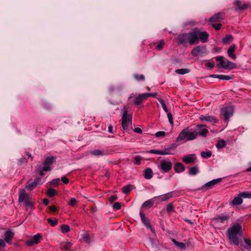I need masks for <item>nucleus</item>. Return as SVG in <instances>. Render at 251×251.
Instances as JSON below:
<instances>
[{"label":"nucleus","instance_id":"obj_39","mask_svg":"<svg viewBox=\"0 0 251 251\" xmlns=\"http://www.w3.org/2000/svg\"><path fill=\"white\" fill-rule=\"evenodd\" d=\"M226 145V142L224 140H221L218 141L217 144L216 145V147L217 149H222L225 147Z\"/></svg>","mask_w":251,"mask_h":251},{"label":"nucleus","instance_id":"obj_23","mask_svg":"<svg viewBox=\"0 0 251 251\" xmlns=\"http://www.w3.org/2000/svg\"><path fill=\"white\" fill-rule=\"evenodd\" d=\"M145 100L143 94H139L134 100L133 103L135 105H140Z\"/></svg>","mask_w":251,"mask_h":251},{"label":"nucleus","instance_id":"obj_44","mask_svg":"<svg viewBox=\"0 0 251 251\" xmlns=\"http://www.w3.org/2000/svg\"><path fill=\"white\" fill-rule=\"evenodd\" d=\"M131 187L132 186L131 185H127L124 186L122 189L123 192L126 194H128L131 191Z\"/></svg>","mask_w":251,"mask_h":251},{"label":"nucleus","instance_id":"obj_43","mask_svg":"<svg viewBox=\"0 0 251 251\" xmlns=\"http://www.w3.org/2000/svg\"><path fill=\"white\" fill-rule=\"evenodd\" d=\"M232 36L231 35L228 34L223 39V42L226 44L232 41Z\"/></svg>","mask_w":251,"mask_h":251},{"label":"nucleus","instance_id":"obj_30","mask_svg":"<svg viewBox=\"0 0 251 251\" xmlns=\"http://www.w3.org/2000/svg\"><path fill=\"white\" fill-rule=\"evenodd\" d=\"M244 241L245 245H242L243 248L248 251H251V240L249 238H244Z\"/></svg>","mask_w":251,"mask_h":251},{"label":"nucleus","instance_id":"obj_33","mask_svg":"<svg viewBox=\"0 0 251 251\" xmlns=\"http://www.w3.org/2000/svg\"><path fill=\"white\" fill-rule=\"evenodd\" d=\"M82 239L84 242L90 244L91 242V238L89 234L87 233L82 235Z\"/></svg>","mask_w":251,"mask_h":251},{"label":"nucleus","instance_id":"obj_60","mask_svg":"<svg viewBox=\"0 0 251 251\" xmlns=\"http://www.w3.org/2000/svg\"><path fill=\"white\" fill-rule=\"evenodd\" d=\"M167 211L168 212H170L173 211L174 209V205L172 203H170L167 205L166 207Z\"/></svg>","mask_w":251,"mask_h":251},{"label":"nucleus","instance_id":"obj_1","mask_svg":"<svg viewBox=\"0 0 251 251\" xmlns=\"http://www.w3.org/2000/svg\"><path fill=\"white\" fill-rule=\"evenodd\" d=\"M243 231L242 226L237 222L233 223L226 231V236L231 244L239 245V239L242 236Z\"/></svg>","mask_w":251,"mask_h":251},{"label":"nucleus","instance_id":"obj_8","mask_svg":"<svg viewBox=\"0 0 251 251\" xmlns=\"http://www.w3.org/2000/svg\"><path fill=\"white\" fill-rule=\"evenodd\" d=\"M230 216L228 213H224L220 215H218L213 218V221L218 224L227 223Z\"/></svg>","mask_w":251,"mask_h":251},{"label":"nucleus","instance_id":"obj_50","mask_svg":"<svg viewBox=\"0 0 251 251\" xmlns=\"http://www.w3.org/2000/svg\"><path fill=\"white\" fill-rule=\"evenodd\" d=\"M212 186H213L211 181H209V182L204 184L201 187V189L204 190V189L206 188V190H207V189H209L212 188Z\"/></svg>","mask_w":251,"mask_h":251},{"label":"nucleus","instance_id":"obj_38","mask_svg":"<svg viewBox=\"0 0 251 251\" xmlns=\"http://www.w3.org/2000/svg\"><path fill=\"white\" fill-rule=\"evenodd\" d=\"M201 155L204 158H208L211 156L212 152L210 151H202L201 152Z\"/></svg>","mask_w":251,"mask_h":251},{"label":"nucleus","instance_id":"obj_24","mask_svg":"<svg viewBox=\"0 0 251 251\" xmlns=\"http://www.w3.org/2000/svg\"><path fill=\"white\" fill-rule=\"evenodd\" d=\"M174 169L176 173H181L185 170V167L181 163L176 162L175 164Z\"/></svg>","mask_w":251,"mask_h":251},{"label":"nucleus","instance_id":"obj_6","mask_svg":"<svg viewBox=\"0 0 251 251\" xmlns=\"http://www.w3.org/2000/svg\"><path fill=\"white\" fill-rule=\"evenodd\" d=\"M158 168L162 173H168L172 168V163L170 161L162 160L160 161L159 165L158 166Z\"/></svg>","mask_w":251,"mask_h":251},{"label":"nucleus","instance_id":"obj_14","mask_svg":"<svg viewBox=\"0 0 251 251\" xmlns=\"http://www.w3.org/2000/svg\"><path fill=\"white\" fill-rule=\"evenodd\" d=\"M54 158L52 156L47 157L43 163L44 167L43 170L45 171H50L51 170L50 166L53 163Z\"/></svg>","mask_w":251,"mask_h":251},{"label":"nucleus","instance_id":"obj_4","mask_svg":"<svg viewBox=\"0 0 251 251\" xmlns=\"http://www.w3.org/2000/svg\"><path fill=\"white\" fill-rule=\"evenodd\" d=\"M196 36L193 34V31L187 33H183L179 35L177 37V42L180 45H185L189 43L190 45L195 44L194 40Z\"/></svg>","mask_w":251,"mask_h":251},{"label":"nucleus","instance_id":"obj_15","mask_svg":"<svg viewBox=\"0 0 251 251\" xmlns=\"http://www.w3.org/2000/svg\"><path fill=\"white\" fill-rule=\"evenodd\" d=\"M42 178H37L35 180H34L33 182L28 184L26 185L25 186V188L28 189L30 190H32L33 189L36 188L37 185L42 184Z\"/></svg>","mask_w":251,"mask_h":251},{"label":"nucleus","instance_id":"obj_59","mask_svg":"<svg viewBox=\"0 0 251 251\" xmlns=\"http://www.w3.org/2000/svg\"><path fill=\"white\" fill-rule=\"evenodd\" d=\"M221 181H222V178H218L214 179L211 180V182L213 186H214V185L221 182Z\"/></svg>","mask_w":251,"mask_h":251},{"label":"nucleus","instance_id":"obj_53","mask_svg":"<svg viewBox=\"0 0 251 251\" xmlns=\"http://www.w3.org/2000/svg\"><path fill=\"white\" fill-rule=\"evenodd\" d=\"M131 122H127V121H122V126L123 129L124 130H127L128 128V126L129 125V124L131 123Z\"/></svg>","mask_w":251,"mask_h":251},{"label":"nucleus","instance_id":"obj_62","mask_svg":"<svg viewBox=\"0 0 251 251\" xmlns=\"http://www.w3.org/2000/svg\"><path fill=\"white\" fill-rule=\"evenodd\" d=\"M42 106L44 108L47 109H49L51 108V105L50 104L48 103L47 102H43L42 103Z\"/></svg>","mask_w":251,"mask_h":251},{"label":"nucleus","instance_id":"obj_16","mask_svg":"<svg viewBox=\"0 0 251 251\" xmlns=\"http://www.w3.org/2000/svg\"><path fill=\"white\" fill-rule=\"evenodd\" d=\"M108 151L104 149H96L91 151V154L95 156H104L108 154Z\"/></svg>","mask_w":251,"mask_h":251},{"label":"nucleus","instance_id":"obj_7","mask_svg":"<svg viewBox=\"0 0 251 251\" xmlns=\"http://www.w3.org/2000/svg\"><path fill=\"white\" fill-rule=\"evenodd\" d=\"M206 53V48L204 46H198L194 48L191 54L195 57L201 56Z\"/></svg>","mask_w":251,"mask_h":251},{"label":"nucleus","instance_id":"obj_17","mask_svg":"<svg viewBox=\"0 0 251 251\" xmlns=\"http://www.w3.org/2000/svg\"><path fill=\"white\" fill-rule=\"evenodd\" d=\"M14 233L10 230H7L4 233V240L8 244H11V240L14 237Z\"/></svg>","mask_w":251,"mask_h":251},{"label":"nucleus","instance_id":"obj_36","mask_svg":"<svg viewBox=\"0 0 251 251\" xmlns=\"http://www.w3.org/2000/svg\"><path fill=\"white\" fill-rule=\"evenodd\" d=\"M61 231L63 233H68L70 230V226L67 225H62L60 226Z\"/></svg>","mask_w":251,"mask_h":251},{"label":"nucleus","instance_id":"obj_5","mask_svg":"<svg viewBox=\"0 0 251 251\" xmlns=\"http://www.w3.org/2000/svg\"><path fill=\"white\" fill-rule=\"evenodd\" d=\"M193 34L196 36V39L194 40L195 44H198L200 40L203 43L208 41L209 34L205 31H201L196 28L193 30Z\"/></svg>","mask_w":251,"mask_h":251},{"label":"nucleus","instance_id":"obj_13","mask_svg":"<svg viewBox=\"0 0 251 251\" xmlns=\"http://www.w3.org/2000/svg\"><path fill=\"white\" fill-rule=\"evenodd\" d=\"M197 157L195 154H189L184 155L182 161L185 164H193L196 162Z\"/></svg>","mask_w":251,"mask_h":251},{"label":"nucleus","instance_id":"obj_21","mask_svg":"<svg viewBox=\"0 0 251 251\" xmlns=\"http://www.w3.org/2000/svg\"><path fill=\"white\" fill-rule=\"evenodd\" d=\"M223 13H218L215 14L209 19V22L211 23L221 21L223 19Z\"/></svg>","mask_w":251,"mask_h":251},{"label":"nucleus","instance_id":"obj_40","mask_svg":"<svg viewBox=\"0 0 251 251\" xmlns=\"http://www.w3.org/2000/svg\"><path fill=\"white\" fill-rule=\"evenodd\" d=\"M240 196L242 198H249L251 199V193L248 191H245L239 193Z\"/></svg>","mask_w":251,"mask_h":251},{"label":"nucleus","instance_id":"obj_2","mask_svg":"<svg viewBox=\"0 0 251 251\" xmlns=\"http://www.w3.org/2000/svg\"><path fill=\"white\" fill-rule=\"evenodd\" d=\"M19 202H24L26 211L30 212L34 209L35 202L29 194L26 193L25 189H20L19 191Z\"/></svg>","mask_w":251,"mask_h":251},{"label":"nucleus","instance_id":"obj_47","mask_svg":"<svg viewBox=\"0 0 251 251\" xmlns=\"http://www.w3.org/2000/svg\"><path fill=\"white\" fill-rule=\"evenodd\" d=\"M164 45H165L164 41L163 40H161L160 41L158 44L155 47V49L157 50H161L163 49Z\"/></svg>","mask_w":251,"mask_h":251},{"label":"nucleus","instance_id":"obj_56","mask_svg":"<svg viewBox=\"0 0 251 251\" xmlns=\"http://www.w3.org/2000/svg\"><path fill=\"white\" fill-rule=\"evenodd\" d=\"M167 117L171 125H174L173 115L171 113H167Z\"/></svg>","mask_w":251,"mask_h":251},{"label":"nucleus","instance_id":"obj_10","mask_svg":"<svg viewBox=\"0 0 251 251\" xmlns=\"http://www.w3.org/2000/svg\"><path fill=\"white\" fill-rule=\"evenodd\" d=\"M140 216L141 221L145 226L150 229L152 233H155V229L152 227L149 219L145 217V214L142 212H140Z\"/></svg>","mask_w":251,"mask_h":251},{"label":"nucleus","instance_id":"obj_64","mask_svg":"<svg viewBox=\"0 0 251 251\" xmlns=\"http://www.w3.org/2000/svg\"><path fill=\"white\" fill-rule=\"evenodd\" d=\"M222 26L221 24H213L212 26L217 30H219Z\"/></svg>","mask_w":251,"mask_h":251},{"label":"nucleus","instance_id":"obj_63","mask_svg":"<svg viewBox=\"0 0 251 251\" xmlns=\"http://www.w3.org/2000/svg\"><path fill=\"white\" fill-rule=\"evenodd\" d=\"M6 247V243L4 240L0 239V251Z\"/></svg>","mask_w":251,"mask_h":251},{"label":"nucleus","instance_id":"obj_52","mask_svg":"<svg viewBox=\"0 0 251 251\" xmlns=\"http://www.w3.org/2000/svg\"><path fill=\"white\" fill-rule=\"evenodd\" d=\"M47 193L50 197H53L55 195V190L52 188H49Z\"/></svg>","mask_w":251,"mask_h":251},{"label":"nucleus","instance_id":"obj_48","mask_svg":"<svg viewBox=\"0 0 251 251\" xmlns=\"http://www.w3.org/2000/svg\"><path fill=\"white\" fill-rule=\"evenodd\" d=\"M159 101V102L160 103V104H161L162 105V107L163 109V110L166 112V113H168V109L167 108V106L165 103V101L164 100L162 99H157Z\"/></svg>","mask_w":251,"mask_h":251},{"label":"nucleus","instance_id":"obj_18","mask_svg":"<svg viewBox=\"0 0 251 251\" xmlns=\"http://www.w3.org/2000/svg\"><path fill=\"white\" fill-rule=\"evenodd\" d=\"M200 119L201 121L209 122L212 123H216L218 122L217 120L212 116H204L201 115L200 117Z\"/></svg>","mask_w":251,"mask_h":251},{"label":"nucleus","instance_id":"obj_34","mask_svg":"<svg viewBox=\"0 0 251 251\" xmlns=\"http://www.w3.org/2000/svg\"><path fill=\"white\" fill-rule=\"evenodd\" d=\"M72 244L70 242H68L64 243V244H62L61 248L66 251H71V248L72 247Z\"/></svg>","mask_w":251,"mask_h":251},{"label":"nucleus","instance_id":"obj_19","mask_svg":"<svg viewBox=\"0 0 251 251\" xmlns=\"http://www.w3.org/2000/svg\"><path fill=\"white\" fill-rule=\"evenodd\" d=\"M234 4L237 6L236 8V10H243L247 9L249 7V5L247 3H242L239 0H235L234 2Z\"/></svg>","mask_w":251,"mask_h":251},{"label":"nucleus","instance_id":"obj_22","mask_svg":"<svg viewBox=\"0 0 251 251\" xmlns=\"http://www.w3.org/2000/svg\"><path fill=\"white\" fill-rule=\"evenodd\" d=\"M236 49V46L235 45H232L230 46V47L227 50V54L231 58L233 59H235L236 58V56L234 54V51Z\"/></svg>","mask_w":251,"mask_h":251},{"label":"nucleus","instance_id":"obj_61","mask_svg":"<svg viewBox=\"0 0 251 251\" xmlns=\"http://www.w3.org/2000/svg\"><path fill=\"white\" fill-rule=\"evenodd\" d=\"M113 208L114 210H118L121 208L120 203L117 202L115 203L113 205Z\"/></svg>","mask_w":251,"mask_h":251},{"label":"nucleus","instance_id":"obj_25","mask_svg":"<svg viewBox=\"0 0 251 251\" xmlns=\"http://www.w3.org/2000/svg\"><path fill=\"white\" fill-rule=\"evenodd\" d=\"M144 177L147 179H150L152 177L153 172L151 168H147L144 170Z\"/></svg>","mask_w":251,"mask_h":251},{"label":"nucleus","instance_id":"obj_35","mask_svg":"<svg viewBox=\"0 0 251 251\" xmlns=\"http://www.w3.org/2000/svg\"><path fill=\"white\" fill-rule=\"evenodd\" d=\"M154 204V201L152 200L151 199L144 202L143 204V206L150 208Z\"/></svg>","mask_w":251,"mask_h":251},{"label":"nucleus","instance_id":"obj_55","mask_svg":"<svg viewBox=\"0 0 251 251\" xmlns=\"http://www.w3.org/2000/svg\"><path fill=\"white\" fill-rule=\"evenodd\" d=\"M224 75H210V77L212 78H217L221 80H224Z\"/></svg>","mask_w":251,"mask_h":251},{"label":"nucleus","instance_id":"obj_46","mask_svg":"<svg viewBox=\"0 0 251 251\" xmlns=\"http://www.w3.org/2000/svg\"><path fill=\"white\" fill-rule=\"evenodd\" d=\"M47 221L52 226H55L58 223V220L56 219L52 220L51 218H50L47 219Z\"/></svg>","mask_w":251,"mask_h":251},{"label":"nucleus","instance_id":"obj_11","mask_svg":"<svg viewBox=\"0 0 251 251\" xmlns=\"http://www.w3.org/2000/svg\"><path fill=\"white\" fill-rule=\"evenodd\" d=\"M42 237L41 234L38 233L34 235L31 239L26 241L25 244L27 246L31 247L34 244H37L40 243V240Z\"/></svg>","mask_w":251,"mask_h":251},{"label":"nucleus","instance_id":"obj_42","mask_svg":"<svg viewBox=\"0 0 251 251\" xmlns=\"http://www.w3.org/2000/svg\"><path fill=\"white\" fill-rule=\"evenodd\" d=\"M142 157L140 155H136L134 157V163L137 165H139L141 164V161L142 160Z\"/></svg>","mask_w":251,"mask_h":251},{"label":"nucleus","instance_id":"obj_45","mask_svg":"<svg viewBox=\"0 0 251 251\" xmlns=\"http://www.w3.org/2000/svg\"><path fill=\"white\" fill-rule=\"evenodd\" d=\"M205 66L209 70H211L214 66V62L213 61L211 62L210 60H207Z\"/></svg>","mask_w":251,"mask_h":251},{"label":"nucleus","instance_id":"obj_58","mask_svg":"<svg viewBox=\"0 0 251 251\" xmlns=\"http://www.w3.org/2000/svg\"><path fill=\"white\" fill-rule=\"evenodd\" d=\"M166 135V132L162 131H158L155 133V136L157 137H164Z\"/></svg>","mask_w":251,"mask_h":251},{"label":"nucleus","instance_id":"obj_12","mask_svg":"<svg viewBox=\"0 0 251 251\" xmlns=\"http://www.w3.org/2000/svg\"><path fill=\"white\" fill-rule=\"evenodd\" d=\"M207 127L205 125L199 124L197 126V136L200 135L203 137H205L208 132V129L206 128Z\"/></svg>","mask_w":251,"mask_h":251},{"label":"nucleus","instance_id":"obj_49","mask_svg":"<svg viewBox=\"0 0 251 251\" xmlns=\"http://www.w3.org/2000/svg\"><path fill=\"white\" fill-rule=\"evenodd\" d=\"M147 152L150 153L155 154H159L162 155V150H157L155 149L147 151Z\"/></svg>","mask_w":251,"mask_h":251},{"label":"nucleus","instance_id":"obj_54","mask_svg":"<svg viewBox=\"0 0 251 251\" xmlns=\"http://www.w3.org/2000/svg\"><path fill=\"white\" fill-rule=\"evenodd\" d=\"M134 78L138 80H145V76L143 75H139V74H134Z\"/></svg>","mask_w":251,"mask_h":251},{"label":"nucleus","instance_id":"obj_41","mask_svg":"<svg viewBox=\"0 0 251 251\" xmlns=\"http://www.w3.org/2000/svg\"><path fill=\"white\" fill-rule=\"evenodd\" d=\"M143 94L145 99L148 97H153L156 98V99H158V98L156 97V96H157V94L156 93H145Z\"/></svg>","mask_w":251,"mask_h":251},{"label":"nucleus","instance_id":"obj_32","mask_svg":"<svg viewBox=\"0 0 251 251\" xmlns=\"http://www.w3.org/2000/svg\"><path fill=\"white\" fill-rule=\"evenodd\" d=\"M131 116L127 114V110L126 109H125L123 113L122 121L131 122Z\"/></svg>","mask_w":251,"mask_h":251},{"label":"nucleus","instance_id":"obj_9","mask_svg":"<svg viewBox=\"0 0 251 251\" xmlns=\"http://www.w3.org/2000/svg\"><path fill=\"white\" fill-rule=\"evenodd\" d=\"M222 113L224 117L225 121L228 123L229 118L233 113V108L231 106H226L222 109Z\"/></svg>","mask_w":251,"mask_h":251},{"label":"nucleus","instance_id":"obj_27","mask_svg":"<svg viewBox=\"0 0 251 251\" xmlns=\"http://www.w3.org/2000/svg\"><path fill=\"white\" fill-rule=\"evenodd\" d=\"M172 241L176 246L181 250H185L186 248V245L185 243L179 242L175 239H172Z\"/></svg>","mask_w":251,"mask_h":251},{"label":"nucleus","instance_id":"obj_26","mask_svg":"<svg viewBox=\"0 0 251 251\" xmlns=\"http://www.w3.org/2000/svg\"><path fill=\"white\" fill-rule=\"evenodd\" d=\"M199 173V168L197 166L191 167L189 168L188 174L190 176H195Z\"/></svg>","mask_w":251,"mask_h":251},{"label":"nucleus","instance_id":"obj_57","mask_svg":"<svg viewBox=\"0 0 251 251\" xmlns=\"http://www.w3.org/2000/svg\"><path fill=\"white\" fill-rule=\"evenodd\" d=\"M77 203V201L75 198H72L70 199L69 204L72 206H74Z\"/></svg>","mask_w":251,"mask_h":251},{"label":"nucleus","instance_id":"obj_3","mask_svg":"<svg viewBox=\"0 0 251 251\" xmlns=\"http://www.w3.org/2000/svg\"><path fill=\"white\" fill-rule=\"evenodd\" d=\"M197 134L196 131H190L189 127L184 128L179 134L176 139V142H185L196 139Z\"/></svg>","mask_w":251,"mask_h":251},{"label":"nucleus","instance_id":"obj_37","mask_svg":"<svg viewBox=\"0 0 251 251\" xmlns=\"http://www.w3.org/2000/svg\"><path fill=\"white\" fill-rule=\"evenodd\" d=\"M176 73L177 74L184 75L190 72L188 69H179L176 70Z\"/></svg>","mask_w":251,"mask_h":251},{"label":"nucleus","instance_id":"obj_31","mask_svg":"<svg viewBox=\"0 0 251 251\" xmlns=\"http://www.w3.org/2000/svg\"><path fill=\"white\" fill-rule=\"evenodd\" d=\"M236 67V64L227 59H226V65L224 66V69L231 70Z\"/></svg>","mask_w":251,"mask_h":251},{"label":"nucleus","instance_id":"obj_51","mask_svg":"<svg viewBox=\"0 0 251 251\" xmlns=\"http://www.w3.org/2000/svg\"><path fill=\"white\" fill-rule=\"evenodd\" d=\"M172 197V194L171 193H168L166 194L163 195L162 196V200L165 201H167L169 199L171 198Z\"/></svg>","mask_w":251,"mask_h":251},{"label":"nucleus","instance_id":"obj_20","mask_svg":"<svg viewBox=\"0 0 251 251\" xmlns=\"http://www.w3.org/2000/svg\"><path fill=\"white\" fill-rule=\"evenodd\" d=\"M216 60L219 62L217 64V67L219 69H224V66L226 65V59L222 56H218L216 57Z\"/></svg>","mask_w":251,"mask_h":251},{"label":"nucleus","instance_id":"obj_29","mask_svg":"<svg viewBox=\"0 0 251 251\" xmlns=\"http://www.w3.org/2000/svg\"><path fill=\"white\" fill-rule=\"evenodd\" d=\"M162 155H173L175 154V151L173 150L170 146L167 148H165L164 150H162Z\"/></svg>","mask_w":251,"mask_h":251},{"label":"nucleus","instance_id":"obj_28","mask_svg":"<svg viewBox=\"0 0 251 251\" xmlns=\"http://www.w3.org/2000/svg\"><path fill=\"white\" fill-rule=\"evenodd\" d=\"M243 202V200L242 197L240 196V194L235 197L232 200V204L233 205H238L242 204Z\"/></svg>","mask_w":251,"mask_h":251}]
</instances>
